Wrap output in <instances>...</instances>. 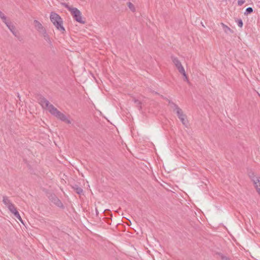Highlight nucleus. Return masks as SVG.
<instances>
[{
	"label": "nucleus",
	"instance_id": "f257e3e1",
	"mask_svg": "<svg viewBox=\"0 0 260 260\" xmlns=\"http://www.w3.org/2000/svg\"><path fill=\"white\" fill-rule=\"evenodd\" d=\"M39 103L42 107L48 110L49 113L56 117L61 121H64L68 124L71 123V121L62 113L58 111L52 104H50L48 100L43 96H40L38 99Z\"/></svg>",
	"mask_w": 260,
	"mask_h": 260
},
{
	"label": "nucleus",
	"instance_id": "f03ea898",
	"mask_svg": "<svg viewBox=\"0 0 260 260\" xmlns=\"http://www.w3.org/2000/svg\"><path fill=\"white\" fill-rule=\"evenodd\" d=\"M50 20L56 29L61 34L66 32V29L63 26V21L61 17L56 13L52 12L50 14Z\"/></svg>",
	"mask_w": 260,
	"mask_h": 260
},
{
	"label": "nucleus",
	"instance_id": "7ed1b4c3",
	"mask_svg": "<svg viewBox=\"0 0 260 260\" xmlns=\"http://www.w3.org/2000/svg\"><path fill=\"white\" fill-rule=\"evenodd\" d=\"M64 6L70 12L72 16L76 21L81 24H84L85 23V18L82 16V13L79 10L68 5H65Z\"/></svg>",
	"mask_w": 260,
	"mask_h": 260
},
{
	"label": "nucleus",
	"instance_id": "20e7f679",
	"mask_svg": "<svg viewBox=\"0 0 260 260\" xmlns=\"http://www.w3.org/2000/svg\"><path fill=\"white\" fill-rule=\"evenodd\" d=\"M3 203L7 206L9 211L14 214L15 217L18 219L20 221L22 222V219L15 208L14 205L11 202V201L9 199V198L4 196L3 198Z\"/></svg>",
	"mask_w": 260,
	"mask_h": 260
},
{
	"label": "nucleus",
	"instance_id": "39448f33",
	"mask_svg": "<svg viewBox=\"0 0 260 260\" xmlns=\"http://www.w3.org/2000/svg\"><path fill=\"white\" fill-rule=\"evenodd\" d=\"M171 104L174 108V111L176 112L179 119L182 122V124L186 125L187 121L186 120V116L183 114L182 110L176 104L172 103Z\"/></svg>",
	"mask_w": 260,
	"mask_h": 260
},
{
	"label": "nucleus",
	"instance_id": "423d86ee",
	"mask_svg": "<svg viewBox=\"0 0 260 260\" xmlns=\"http://www.w3.org/2000/svg\"><path fill=\"white\" fill-rule=\"evenodd\" d=\"M172 60L174 64V66L176 67V68L177 69L178 71L180 73H181L182 75H183L184 77H186V73L184 69V68L182 66L181 61L178 58L176 57H172Z\"/></svg>",
	"mask_w": 260,
	"mask_h": 260
},
{
	"label": "nucleus",
	"instance_id": "0eeeda50",
	"mask_svg": "<svg viewBox=\"0 0 260 260\" xmlns=\"http://www.w3.org/2000/svg\"><path fill=\"white\" fill-rule=\"evenodd\" d=\"M0 18L4 22L8 28L12 31L14 28V26L11 24V22L7 19L5 14L0 11Z\"/></svg>",
	"mask_w": 260,
	"mask_h": 260
},
{
	"label": "nucleus",
	"instance_id": "6e6552de",
	"mask_svg": "<svg viewBox=\"0 0 260 260\" xmlns=\"http://www.w3.org/2000/svg\"><path fill=\"white\" fill-rule=\"evenodd\" d=\"M252 181L258 193L260 195V177H253Z\"/></svg>",
	"mask_w": 260,
	"mask_h": 260
},
{
	"label": "nucleus",
	"instance_id": "1a4fd4ad",
	"mask_svg": "<svg viewBox=\"0 0 260 260\" xmlns=\"http://www.w3.org/2000/svg\"><path fill=\"white\" fill-rule=\"evenodd\" d=\"M34 25L35 28L40 31H42L44 30V28L42 24L38 20H35L34 21Z\"/></svg>",
	"mask_w": 260,
	"mask_h": 260
},
{
	"label": "nucleus",
	"instance_id": "9d476101",
	"mask_svg": "<svg viewBox=\"0 0 260 260\" xmlns=\"http://www.w3.org/2000/svg\"><path fill=\"white\" fill-rule=\"evenodd\" d=\"M221 26L222 27V28H223L224 31L225 33H229V32L232 33L233 32V31L232 30V29H231L229 26H228L227 25H226L224 23H221Z\"/></svg>",
	"mask_w": 260,
	"mask_h": 260
},
{
	"label": "nucleus",
	"instance_id": "9b49d317",
	"mask_svg": "<svg viewBox=\"0 0 260 260\" xmlns=\"http://www.w3.org/2000/svg\"><path fill=\"white\" fill-rule=\"evenodd\" d=\"M129 9L133 12L136 11V7L135 5L131 2H127L126 4Z\"/></svg>",
	"mask_w": 260,
	"mask_h": 260
},
{
	"label": "nucleus",
	"instance_id": "f8f14e48",
	"mask_svg": "<svg viewBox=\"0 0 260 260\" xmlns=\"http://www.w3.org/2000/svg\"><path fill=\"white\" fill-rule=\"evenodd\" d=\"M218 255L222 260H231V258L221 253H218Z\"/></svg>",
	"mask_w": 260,
	"mask_h": 260
},
{
	"label": "nucleus",
	"instance_id": "ddd939ff",
	"mask_svg": "<svg viewBox=\"0 0 260 260\" xmlns=\"http://www.w3.org/2000/svg\"><path fill=\"white\" fill-rule=\"evenodd\" d=\"M54 203L58 206H62V203H61L60 201L57 198H54Z\"/></svg>",
	"mask_w": 260,
	"mask_h": 260
},
{
	"label": "nucleus",
	"instance_id": "4468645a",
	"mask_svg": "<svg viewBox=\"0 0 260 260\" xmlns=\"http://www.w3.org/2000/svg\"><path fill=\"white\" fill-rule=\"evenodd\" d=\"M75 189L78 194H81L83 192L82 189L80 187H77Z\"/></svg>",
	"mask_w": 260,
	"mask_h": 260
},
{
	"label": "nucleus",
	"instance_id": "2eb2a0df",
	"mask_svg": "<svg viewBox=\"0 0 260 260\" xmlns=\"http://www.w3.org/2000/svg\"><path fill=\"white\" fill-rule=\"evenodd\" d=\"M237 24H238V26L240 27V28L243 27V23L242 20H241V19L238 20L237 21Z\"/></svg>",
	"mask_w": 260,
	"mask_h": 260
},
{
	"label": "nucleus",
	"instance_id": "dca6fc26",
	"mask_svg": "<svg viewBox=\"0 0 260 260\" xmlns=\"http://www.w3.org/2000/svg\"><path fill=\"white\" fill-rule=\"evenodd\" d=\"M134 102L138 106H140L141 103L140 101H139L138 100H137V99H134ZM140 107L141 108V107Z\"/></svg>",
	"mask_w": 260,
	"mask_h": 260
},
{
	"label": "nucleus",
	"instance_id": "f3484780",
	"mask_svg": "<svg viewBox=\"0 0 260 260\" xmlns=\"http://www.w3.org/2000/svg\"><path fill=\"white\" fill-rule=\"evenodd\" d=\"M246 11L248 13H251L253 11V9H252V8L249 7V8L246 9Z\"/></svg>",
	"mask_w": 260,
	"mask_h": 260
}]
</instances>
